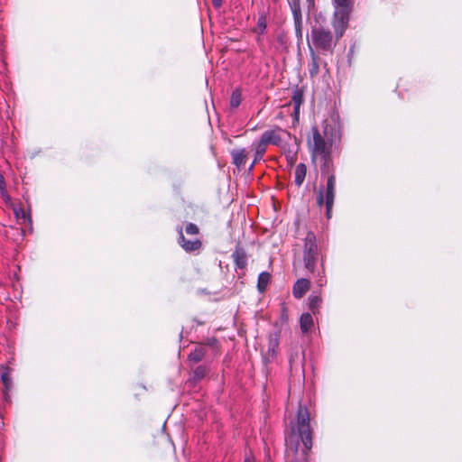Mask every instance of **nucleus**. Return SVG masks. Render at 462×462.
<instances>
[{"label":"nucleus","instance_id":"nucleus-1","mask_svg":"<svg viewBox=\"0 0 462 462\" xmlns=\"http://www.w3.org/2000/svg\"><path fill=\"white\" fill-rule=\"evenodd\" d=\"M332 130V127L326 125L321 134L317 127H313V143L311 145L312 156H319L324 161L321 166V173L328 175L326 186L319 188L317 197V203L319 207L325 204L328 218L331 217L336 190V176L330 160L333 143Z\"/></svg>","mask_w":462,"mask_h":462},{"label":"nucleus","instance_id":"nucleus-2","mask_svg":"<svg viewBox=\"0 0 462 462\" xmlns=\"http://www.w3.org/2000/svg\"><path fill=\"white\" fill-rule=\"evenodd\" d=\"M310 422L309 410L304 406H300L296 420L290 423V428L285 433L287 455L295 456L291 462H309V453L313 445Z\"/></svg>","mask_w":462,"mask_h":462},{"label":"nucleus","instance_id":"nucleus-3","mask_svg":"<svg viewBox=\"0 0 462 462\" xmlns=\"http://www.w3.org/2000/svg\"><path fill=\"white\" fill-rule=\"evenodd\" d=\"M302 262L304 267L310 273L317 275V284L319 287L324 286L327 282L325 278L324 257L318 245L316 235L313 232H308L304 238Z\"/></svg>","mask_w":462,"mask_h":462},{"label":"nucleus","instance_id":"nucleus-4","mask_svg":"<svg viewBox=\"0 0 462 462\" xmlns=\"http://www.w3.org/2000/svg\"><path fill=\"white\" fill-rule=\"evenodd\" d=\"M335 35H337L335 33ZM339 38L333 35L328 28L316 26L311 29L309 46L322 54H332Z\"/></svg>","mask_w":462,"mask_h":462},{"label":"nucleus","instance_id":"nucleus-5","mask_svg":"<svg viewBox=\"0 0 462 462\" xmlns=\"http://www.w3.org/2000/svg\"><path fill=\"white\" fill-rule=\"evenodd\" d=\"M332 5L334 14L331 23L337 38H341L348 26L352 0H332Z\"/></svg>","mask_w":462,"mask_h":462},{"label":"nucleus","instance_id":"nucleus-6","mask_svg":"<svg viewBox=\"0 0 462 462\" xmlns=\"http://www.w3.org/2000/svg\"><path fill=\"white\" fill-rule=\"evenodd\" d=\"M288 134V133L280 127H274L263 133L260 138V142L266 147L269 144L275 146H281L282 143V136Z\"/></svg>","mask_w":462,"mask_h":462},{"label":"nucleus","instance_id":"nucleus-7","mask_svg":"<svg viewBox=\"0 0 462 462\" xmlns=\"http://www.w3.org/2000/svg\"><path fill=\"white\" fill-rule=\"evenodd\" d=\"M179 237H178V243L179 245L186 251L187 253H191L194 251H198L201 248L202 243L199 239L195 240H188L182 231V227L179 226L177 228Z\"/></svg>","mask_w":462,"mask_h":462},{"label":"nucleus","instance_id":"nucleus-8","mask_svg":"<svg viewBox=\"0 0 462 462\" xmlns=\"http://www.w3.org/2000/svg\"><path fill=\"white\" fill-rule=\"evenodd\" d=\"M310 287V282L308 279H299L292 287V294L296 299H300L309 291Z\"/></svg>","mask_w":462,"mask_h":462},{"label":"nucleus","instance_id":"nucleus-9","mask_svg":"<svg viewBox=\"0 0 462 462\" xmlns=\"http://www.w3.org/2000/svg\"><path fill=\"white\" fill-rule=\"evenodd\" d=\"M232 258L236 264V267L238 269H245L247 265V255L244 248L236 247L235 251L232 254Z\"/></svg>","mask_w":462,"mask_h":462},{"label":"nucleus","instance_id":"nucleus-10","mask_svg":"<svg viewBox=\"0 0 462 462\" xmlns=\"http://www.w3.org/2000/svg\"><path fill=\"white\" fill-rule=\"evenodd\" d=\"M1 381L4 384V399L5 401H8L9 400V394H8V392L11 391L12 387H13V381H12V377H11V369L9 367H5L4 368V371L1 374Z\"/></svg>","mask_w":462,"mask_h":462},{"label":"nucleus","instance_id":"nucleus-11","mask_svg":"<svg viewBox=\"0 0 462 462\" xmlns=\"http://www.w3.org/2000/svg\"><path fill=\"white\" fill-rule=\"evenodd\" d=\"M232 162L237 168L245 167L246 163L247 152L245 148L234 149L231 151Z\"/></svg>","mask_w":462,"mask_h":462},{"label":"nucleus","instance_id":"nucleus-12","mask_svg":"<svg viewBox=\"0 0 462 462\" xmlns=\"http://www.w3.org/2000/svg\"><path fill=\"white\" fill-rule=\"evenodd\" d=\"M303 102V94L302 91L299 88H296L293 91L292 97H291V104L293 105V114L295 117L297 118L300 115V108Z\"/></svg>","mask_w":462,"mask_h":462},{"label":"nucleus","instance_id":"nucleus-13","mask_svg":"<svg viewBox=\"0 0 462 462\" xmlns=\"http://www.w3.org/2000/svg\"><path fill=\"white\" fill-rule=\"evenodd\" d=\"M307 173V167L304 163H299L294 171V183L297 187H300L304 182Z\"/></svg>","mask_w":462,"mask_h":462},{"label":"nucleus","instance_id":"nucleus-14","mask_svg":"<svg viewBox=\"0 0 462 462\" xmlns=\"http://www.w3.org/2000/svg\"><path fill=\"white\" fill-rule=\"evenodd\" d=\"M271 282V274L268 272H262L258 276L257 290L263 293L266 291Z\"/></svg>","mask_w":462,"mask_h":462},{"label":"nucleus","instance_id":"nucleus-15","mask_svg":"<svg viewBox=\"0 0 462 462\" xmlns=\"http://www.w3.org/2000/svg\"><path fill=\"white\" fill-rule=\"evenodd\" d=\"M310 52L311 56V62L310 63L309 72L311 77L317 76L319 70V57L315 53L312 47L310 46Z\"/></svg>","mask_w":462,"mask_h":462},{"label":"nucleus","instance_id":"nucleus-16","mask_svg":"<svg viewBox=\"0 0 462 462\" xmlns=\"http://www.w3.org/2000/svg\"><path fill=\"white\" fill-rule=\"evenodd\" d=\"M267 28V15L264 12L259 14V17L257 20L256 27L254 31L258 33V35H263L265 32Z\"/></svg>","mask_w":462,"mask_h":462},{"label":"nucleus","instance_id":"nucleus-17","mask_svg":"<svg viewBox=\"0 0 462 462\" xmlns=\"http://www.w3.org/2000/svg\"><path fill=\"white\" fill-rule=\"evenodd\" d=\"M205 355V347L202 346H199L189 355L188 359L191 362L198 363L204 358Z\"/></svg>","mask_w":462,"mask_h":462},{"label":"nucleus","instance_id":"nucleus-18","mask_svg":"<svg viewBox=\"0 0 462 462\" xmlns=\"http://www.w3.org/2000/svg\"><path fill=\"white\" fill-rule=\"evenodd\" d=\"M302 332H308L313 325V319L310 313H303L300 319Z\"/></svg>","mask_w":462,"mask_h":462},{"label":"nucleus","instance_id":"nucleus-19","mask_svg":"<svg viewBox=\"0 0 462 462\" xmlns=\"http://www.w3.org/2000/svg\"><path fill=\"white\" fill-rule=\"evenodd\" d=\"M253 147L254 149V162H258L263 159L264 153L266 152L267 147L260 141L254 143Z\"/></svg>","mask_w":462,"mask_h":462},{"label":"nucleus","instance_id":"nucleus-20","mask_svg":"<svg viewBox=\"0 0 462 462\" xmlns=\"http://www.w3.org/2000/svg\"><path fill=\"white\" fill-rule=\"evenodd\" d=\"M292 17L302 16L300 0H287Z\"/></svg>","mask_w":462,"mask_h":462},{"label":"nucleus","instance_id":"nucleus-21","mask_svg":"<svg viewBox=\"0 0 462 462\" xmlns=\"http://www.w3.org/2000/svg\"><path fill=\"white\" fill-rule=\"evenodd\" d=\"M321 304V299L319 296H310L309 299V308L312 311L313 314H315Z\"/></svg>","mask_w":462,"mask_h":462},{"label":"nucleus","instance_id":"nucleus-22","mask_svg":"<svg viewBox=\"0 0 462 462\" xmlns=\"http://www.w3.org/2000/svg\"><path fill=\"white\" fill-rule=\"evenodd\" d=\"M242 100V95L239 89H236L233 91L230 98V106L233 108H237Z\"/></svg>","mask_w":462,"mask_h":462},{"label":"nucleus","instance_id":"nucleus-23","mask_svg":"<svg viewBox=\"0 0 462 462\" xmlns=\"http://www.w3.org/2000/svg\"><path fill=\"white\" fill-rule=\"evenodd\" d=\"M295 34L298 38H302V24L303 19L302 16L293 17Z\"/></svg>","mask_w":462,"mask_h":462},{"label":"nucleus","instance_id":"nucleus-24","mask_svg":"<svg viewBox=\"0 0 462 462\" xmlns=\"http://www.w3.org/2000/svg\"><path fill=\"white\" fill-rule=\"evenodd\" d=\"M207 367L204 365H199L194 371H193V379L195 381H200L203 379L207 374Z\"/></svg>","mask_w":462,"mask_h":462},{"label":"nucleus","instance_id":"nucleus-25","mask_svg":"<svg viewBox=\"0 0 462 462\" xmlns=\"http://www.w3.org/2000/svg\"><path fill=\"white\" fill-rule=\"evenodd\" d=\"M185 232L189 236H196L199 233V229L196 224L189 223L185 227Z\"/></svg>","mask_w":462,"mask_h":462},{"label":"nucleus","instance_id":"nucleus-26","mask_svg":"<svg viewBox=\"0 0 462 462\" xmlns=\"http://www.w3.org/2000/svg\"><path fill=\"white\" fill-rule=\"evenodd\" d=\"M14 214L18 218L31 221L30 216L23 208L14 209Z\"/></svg>","mask_w":462,"mask_h":462},{"label":"nucleus","instance_id":"nucleus-27","mask_svg":"<svg viewBox=\"0 0 462 462\" xmlns=\"http://www.w3.org/2000/svg\"><path fill=\"white\" fill-rule=\"evenodd\" d=\"M278 346V340L277 339H271L270 340V346H269V352L272 351L273 355L275 354V347Z\"/></svg>","mask_w":462,"mask_h":462},{"label":"nucleus","instance_id":"nucleus-28","mask_svg":"<svg viewBox=\"0 0 462 462\" xmlns=\"http://www.w3.org/2000/svg\"><path fill=\"white\" fill-rule=\"evenodd\" d=\"M308 11L311 12L315 8V0H306Z\"/></svg>","mask_w":462,"mask_h":462},{"label":"nucleus","instance_id":"nucleus-29","mask_svg":"<svg viewBox=\"0 0 462 462\" xmlns=\"http://www.w3.org/2000/svg\"><path fill=\"white\" fill-rule=\"evenodd\" d=\"M212 5L216 8H219L222 5V0H212Z\"/></svg>","mask_w":462,"mask_h":462},{"label":"nucleus","instance_id":"nucleus-30","mask_svg":"<svg viewBox=\"0 0 462 462\" xmlns=\"http://www.w3.org/2000/svg\"><path fill=\"white\" fill-rule=\"evenodd\" d=\"M5 188V181L2 174H0V189L3 190Z\"/></svg>","mask_w":462,"mask_h":462},{"label":"nucleus","instance_id":"nucleus-31","mask_svg":"<svg viewBox=\"0 0 462 462\" xmlns=\"http://www.w3.org/2000/svg\"><path fill=\"white\" fill-rule=\"evenodd\" d=\"M297 357V354L294 356H291L290 357V364H291V366H292L294 365V362H295V358Z\"/></svg>","mask_w":462,"mask_h":462},{"label":"nucleus","instance_id":"nucleus-32","mask_svg":"<svg viewBox=\"0 0 462 462\" xmlns=\"http://www.w3.org/2000/svg\"><path fill=\"white\" fill-rule=\"evenodd\" d=\"M244 462H254L253 458L246 457Z\"/></svg>","mask_w":462,"mask_h":462},{"label":"nucleus","instance_id":"nucleus-33","mask_svg":"<svg viewBox=\"0 0 462 462\" xmlns=\"http://www.w3.org/2000/svg\"><path fill=\"white\" fill-rule=\"evenodd\" d=\"M257 162H254V161L252 162V164H250V167H249V170H253V168L254 167V165L256 164Z\"/></svg>","mask_w":462,"mask_h":462},{"label":"nucleus","instance_id":"nucleus-34","mask_svg":"<svg viewBox=\"0 0 462 462\" xmlns=\"http://www.w3.org/2000/svg\"><path fill=\"white\" fill-rule=\"evenodd\" d=\"M290 162H291V163H292V162H293V157H292V156L290 158Z\"/></svg>","mask_w":462,"mask_h":462}]
</instances>
